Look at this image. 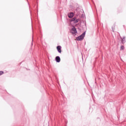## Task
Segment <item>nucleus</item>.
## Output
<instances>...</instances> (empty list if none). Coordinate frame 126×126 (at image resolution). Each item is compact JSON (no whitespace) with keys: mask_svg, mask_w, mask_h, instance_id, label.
<instances>
[{"mask_svg":"<svg viewBox=\"0 0 126 126\" xmlns=\"http://www.w3.org/2000/svg\"><path fill=\"white\" fill-rule=\"evenodd\" d=\"M74 16V14L73 13H70L68 14V17L69 18H72Z\"/></svg>","mask_w":126,"mask_h":126,"instance_id":"20e7f679","label":"nucleus"},{"mask_svg":"<svg viewBox=\"0 0 126 126\" xmlns=\"http://www.w3.org/2000/svg\"><path fill=\"white\" fill-rule=\"evenodd\" d=\"M56 61L57 63H60V62H61V58H60L59 56H57L56 57Z\"/></svg>","mask_w":126,"mask_h":126,"instance_id":"423d86ee","label":"nucleus"},{"mask_svg":"<svg viewBox=\"0 0 126 126\" xmlns=\"http://www.w3.org/2000/svg\"><path fill=\"white\" fill-rule=\"evenodd\" d=\"M85 36V33H83L82 35H80L78 37H77V41H81V40H83V38Z\"/></svg>","mask_w":126,"mask_h":126,"instance_id":"f257e3e1","label":"nucleus"},{"mask_svg":"<svg viewBox=\"0 0 126 126\" xmlns=\"http://www.w3.org/2000/svg\"><path fill=\"white\" fill-rule=\"evenodd\" d=\"M122 42L123 43H124L125 42V37H124L123 39H122Z\"/></svg>","mask_w":126,"mask_h":126,"instance_id":"1a4fd4ad","label":"nucleus"},{"mask_svg":"<svg viewBox=\"0 0 126 126\" xmlns=\"http://www.w3.org/2000/svg\"><path fill=\"white\" fill-rule=\"evenodd\" d=\"M3 71H0V75H2V74H3Z\"/></svg>","mask_w":126,"mask_h":126,"instance_id":"6e6552de","label":"nucleus"},{"mask_svg":"<svg viewBox=\"0 0 126 126\" xmlns=\"http://www.w3.org/2000/svg\"><path fill=\"white\" fill-rule=\"evenodd\" d=\"M57 49L59 53H62V46H58L57 47Z\"/></svg>","mask_w":126,"mask_h":126,"instance_id":"7ed1b4c3","label":"nucleus"},{"mask_svg":"<svg viewBox=\"0 0 126 126\" xmlns=\"http://www.w3.org/2000/svg\"><path fill=\"white\" fill-rule=\"evenodd\" d=\"M125 49V47L124 46H121L120 47L121 51H124V49Z\"/></svg>","mask_w":126,"mask_h":126,"instance_id":"0eeeda50","label":"nucleus"},{"mask_svg":"<svg viewBox=\"0 0 126 126\" xmlns=\"http://www.w3.org/2000/svg\"><path fill=\"white\" fill-rule=\"evenodd\" d=\"M77 31H76V29L73 27L72 28V34H75V33H77Z\"/></svg>","mask_w":126,"mask_h":126,"instance_id":"39448f33","label":"nucleus"},{"mask_svg":"<svg viewBox=\"0 0 126 126\" xmlns=\"http://www.w3.org/2000/svg\"><path fill=\"white\" fill-rule=\"evenodd\" d=\"M70 21L74 22V23H77L79 21V19H76V17H74L73 18H72V19H71Z\"/></svg>","mask_w":126,"mask_h":126,"instance_id":"f03ea898","label":"nucleus"}]
</instances>
